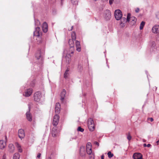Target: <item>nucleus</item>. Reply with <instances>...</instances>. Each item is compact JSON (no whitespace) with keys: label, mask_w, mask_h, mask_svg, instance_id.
Listing matches in <instances>:
<instances>
[{"label":"nucleus","mask_w":159,"mask_h":159,"mask_svg":"<svg viewBox=\"0 0 159 159\" xmlns=\"http://www.w3.org/2000/svg\"><path fill=\"white\" fill-rule=\"evenodd\" d=\"M88 126L90 131H93L95 128V125L93 119L89 118L88 120Z\"/></svg>","instance_id":"obj_1"},{"label":"nucleus","mask_w":159,"mask_h":159,"mask_svg":"<svg viewBox=\"0 0 159 159\" xmlns=\"http://www.w3.org/2000/svg\"><path fill=\"white\" fill-rule=\"evenodd\" d=\"M131 14L130 13H128L127 14V18L126 19L125 17H121L120 24L122 27L124 26V25L125 22H129L130 19Z\"/></svg>","instance_id":"obj_2"},{"label":"nucleus","mask_w":159,"mask_h":159,"mask_svg":"<svg viewBox=\"0 0 159 159\" xmlns=\"http://www.w3.org/2000/svg\"><path fill=\"white\" fill-rule=\"evenodd\" d=\"M115 17L116 20H120L122 16L121 11L119 10H116L114 13Z\"/></svg>","instance_id":"obj_3"},{"label":"nucleus","mask_w":159,"mask_h":159,"mask_svg":"<svg viewBox=\"0 0 159 159\" xmlns=\"http://www.w3.org/2000/svg\"><path fill=\"white\" fill-rule=\"evenodd\" d=\"M42 97L41 93L39 91H37L35 92L34 94V100L36 102H39L40 101Z\"/></svg>","instance_id":"obj_4"},{"label":"nucleus","mask_w":159,"mask_h":159,"mask_svg":"<svg viewBox=\"0 0 159 159\" xmlns=\"http://www.w3.org/2000/svg\"><path fill=\"white\" fill-rule=\"evenodd\" d=\"M59 116L58 115H56L53 117L52 124L54 126H56L58 125L59 122Z\"/></svg>","instance_id":"obj_5"},{"label":"nucleus","mask_w":159,"mask_h":159,"mask_svg":"<svg viewBox=\"0 0 159 159\" xmlns=\"http://www.w3.org/2000/svg\"><path fill=\"white\" fill-rule=\"evenodd\" d=\"M42 34L40 28L39 27H37L35 28V30L34 32V36L39 37Z\"/></svg>","instance_id":"obj_6"},{"label":"nucleus","mask_w":159,"mask_h":159,"mask_svg":"<svg viewBox=\"0 0 159 159\" xmlns=\"http://www.w3.org/2000/svg\"><path fill=\"white\" fill-rule=\"evenodd\" d=\"M104 17L107 20H109L111 18V14L109 10L107 9L105 11Z\"/></svg>","instance_id":"obj_7"},{"label":"nucleus","mask_w":159,"mask_h":159,"mask_svg":"<svg viewBox=\"0 0 159 159\" xmlns=\"http://www.w3.org/2000/svg\"><path fill=\"white\" fill-rule=\"evenodd\" d=\"M29 111H27L26 113V116L27 120L29 121H31L32 120V118L31 114L30 112V107H29Z\"/></svg>","instance_id":"obj_8"},{"label":"nucleus","mask_w":159,"mask_h":159,"mask_svg":"<svg viewBox=\"0 0 159 159\" xmlns=\"http://www.w3.org/2000/svg\"><path fill=\"white\" fill-rule=\"evenodd\" d=\"M80 154L81 156H84L86 154L85 148L84 146H82L80 147Z\"/></svg>","instance_id":"obj_9"},{"label":"nucleus","mask_w":159,"mask_h":159,"mask_svg":"<svg viewBox=\"0 0 159 159\" xmlns=\"http://www.w3.org/2000/svg\"><path fill=\"white\" fill-rule=\"evenodd\" d=\"M18 136L19 138L21 139L24 138L25 134L23 129H20L18 130Z\"/></svg>","instance_id":"obj_10"},{"label":"nucleus","mask_w":159,"mask_h":159,"mask_svg":"<svg viewBox=\"0 0 159 159\" xmlns=\"http://www.w3.org/2000/svg\"><path fill=\"white\" fill-rule=\"evenodd\" d=\"M33 90L31 89H29L25 92L23 95L25 97H28L30 96L32 93Z\"/></svg>","instance_id":"obj_11"},{"label":"nucleus","mask_w":159,"mask_h":159,"mask_svg":"<svg viewBox=\"0 0 159 159\" xmlns=\"http://www.w3.org/2000/svg\"><path fill=\"white\" fill-rule=\"evenodd\" d=\"M42 28L43 32L44 33H46L48 30V25L47 23L44 22L43 23L42 26Z\"/></svg>","instance_id":"obj_12"},{"label":"nucleus","mask_w":159,"mask_h":159,"mask_svg":"<svg viewBox=\"0 0 159 159\" xmlns=\"http://www.w3.org/2000/svg\"><path fill=\"white\" fill-rule=\"evenodd\" d=\"M152 31L154 33H157L159 32V25H155L152 28Z\"/></svg>","instance_id":"obj_13"},{"label":"nucleus","mask_w":159,"mask_h":159,"mask_svg":"<svg viewBox=\"0 0 159 159\" xmlns=\"http://www.w3.org/2000/svg\"><path fill=\"white\" fill-rule=\"evenodd\" d=\"M60 111V104L59 103H57L56 104L55 111L57 113H59Z\"/></svg>","instance_id":"obj_14"},{"label":"nucleus","mask_w":159,"mask_h":159,"mask_svg":"<svg viewBox=\"0 0 159 159\" xmlns=\"http://www.w3.org/2000/svg\"><path fill=\"white\" fill-rule=\"evenodd\" d=\"M75 47L76 48V50L80 52L81 51V47L80 44V42L78 40L75 41Z\"/></svg>","instance_id":"obj_15"},{"label":"nucleus","mask_w":159,"mask_h":159,"mask_svg":"<svg viewBox=\"0 0 159 159\" xmlns=\"http://www.w3.org/2000/svg\"><path fill=\"white\" fill-rule=\"evenodd\" d=\"M6 143L3 140H0V148L1 149H4L6 146Z\"/></svg>","instance_id":"obj_16"},{"label":"nucleus","mask_w":159,"mask_h":159,"mask_svg":"<svg viewBox=\"0 0 159 159\" xmlns=\"http://www.w3.org/2000/svg\"><path fill=\"white\" fill-rule=\"evenodd\" d=\"M52 134L53 137H56L57 134V129L56 127L52 128Z\"/></svg>","instance_id":"obj_17"},{"label":"nucleus","mask_w":159,"mask_h":159,"mask_svg":"<svg viewBox=\"0 0 159 159\" xmlns=\"http://www.w3.org/2000/svg\"><path fill=\"white\" fill-rule=\"evenodd\" d=\"M9 151L11 153L14 152L15 150L14 146L12 144H10L8 146Z\"/></svg>","instance_id":"obj_18"},{"label":"nucleus","mask_w":159,"mask_h":159,"mask_svg":"<svg viewBox=\"0 0 159 159\" xmlns=\"http://www.w3.org/2000/svg\"><path fill=\"white\" fill-rule=\"evenodd\" d=\"M66 94V91L64 89H63L61 94V101H62L64 99Z\"/></svg>","instance_id":"obj_19"},{"label":"nucleus","mask_w":159,"mask_h":159,"mask_svg":"<svg viewBox=\"0 0 159 159\" xmlns=\"http://www.w3.org/2000/svg\"><path fill=\"white\" fill-rule=\"evenodd\" d=\"M74 41L75 40H73V39H69V43L70 48H74Z\"/></svg>","instance_id":"obj_20"},{"label":"nucleus","mask_w":159,"mask_h":159,"mask_svg":"<svg viewBox=\"0 0 159 159\" xmlns=\"http://www.w3.org/2000/svg\"><path fill=\"white\" fill-rule=\"evenodd\" d=\"M41 57L40 51H39L36 54L35 57L37 59H39Z\"/></svg>","instance_id":"obj_21"},{"label":"nucleus","mask_w":159,"mask_h":159,"mask_svg":"<svg viewBox=\"0 0 159 159\" xmlns=\"http://www.w3.org/2000/svg\"><path fill=\"white\" fill-rule=\"evenodd\" d=\"M19 154L18 153H16L13 156V159H19Z\"/></svg>","instance_id":"obj_22"},{"label":"nucleus","mask_w":159,"mask_h":159,"mask_svg":"<svg viewBox=\"0 0 159 159\" xmlns=\"http://www.w3.org/2000/svg\"><path fill=\"white\" fill-rule=\"evenodd\" d=\"M71 39H73L74 40L76 41V36L75 33L74 32L71 34Z\"/></svg>","instance_id":"obj_23"},{"label":"nucleus","mask_w":159,"mask_h":159,"mask_svg":"<svg viewBox=\"0 0 159 159\" xmlns=\"http://www.w3.org/2000/svg\"><path fill=\"white\" fill-rule=\"evenodd\" d=\"M145 25V22L143 21H142L141 22V23H140V27H139L140 29L141 30L143 29Z\"/></svg>","instance_id":"obj_24"},{"label":"nucleus","mask_w":159,"mask_h":159,"mask_svg":"<svg viewBox=\"0 0 159 159\" xmlns=\"http://www.w3.org/2000/svg\"><path fill=\"white\" fill-rule=\"evenodd\" d=\"M86 149V152L89 155H90L92 153L91 148H87Z\"/></svg>","instance_id":"obj_25"},{"label":"nucleus","mask_w":159,"mask_h":159,"mask_svg":"<svg viewBox=\"0 0 159 159\" xmlns=\"http://www.w3.org/2000/svg\"><path fill=\"white\" fill-rule=\"evenodd\" d=\"M108 157L109 158H111L113 156V154L111 152L109 151L107 153Z\"/></svg>","instance_id":"obj_26"},{"label":"nucleus","mask_w":159,"mask_h":159,"mask_svg":"<svg viewBox=\"0 0 159 159\" xmlns=\"http://www.w3.org/2000/svg\"><path fill=\"white\" fill-rule=\"evenodd\" d=\"M89 148H91V144L90 143L88 142L87 144L86 149Z\"/></svg>","instance_id":"obj_27"},{"label":"nucleus","mask_w":159,"mask_h":159,"mask_svg":"<svg viewBox=\"0 0 159 159\" xmlns=\"http://www.w3.org/2000/svg\"><path fill=\"white\" fill-rule=\"evenodd\" d=\"M136 19H135L134 20H132L130 21V24L131 25H134L136 23Z\"/></svg>","instance_id":"obj_28"},{"label":"nucleus","mask_w":159,"mask_h":159,"mask_svg":"<svg viewBox=\"0 0 159 159\" xmlns=\"http://www.w3.org/2000/svg\"><path fill=\"white\" fill-rule=\"evenodd\" d=\"M66 62L68 63V64H69L70 62V61H71V59H70V58H69V57H66Z\"/></svg>","instance_id":"obj_29"},{"label":"nucleus","mask_w":159,"mask_h":159,"mask_svg":"<svg viewBox=\"0 0 159 159\" xmlns=\"http://www.w3.org/2000/svg\"><path fill=\"white\" fill-rule=\"evenodd\" d=\"M71 2L73 4L76 5L78 3L77 0H71Z\"/></svg>","instance_id":"obj_30"},{"label":"nucleus","mask_w":159,"mask_h":159,"mask_svg":"<svg viewBox=\"0 0 159 159\" xmlns=\"http://www.w3.org/2000/svg\"><path fill=\"white\" fill-rule=\"evenodd\" d=\"M77 130L79 131L82 132L84 131V129L83 128H81V127H79L78 128Z\"/></svg>","instance_id":"obj_31"},{"label":"nucleus","mask_w":159,"mask_h":159,"mask_svg":"<svg viewBox=\"0 0 159 159\" xmlns=\"http://www.w3.org/2000/svg\"><path fill=\"white\" fill-rule=\"evenodd\" d=\"M68 76V72L65 71L64 74V78L66 79Z\"/></svg>","instance_id":"obj_32"},{"label":"nucleus","mask_w":159,"mask_h":159,"mask_svg":"<svg viewBox=\"0 0 159 159\" xmlns=\"http://www.w3.org/2000/svg\"><path fill=\"white\" fill-rule=\"evenodd\" d=\"M132 137L129 134L127 135V139L129 140L130 141Z\"/></svg>","instance_id":"obj_33"},{"label":"nucleus","mask_w":159,"mask_h":159,"mask_svg":"<svg viewBox=\"0 0 159 159\" xmlns=\"http://www.w3.org/2000/svg\"><path fill=\"white\" fill-rule=\"evenodd\" d=\"M35 24L36 25V24H37L36 25L38 26L40 24V22L38 20H37L36 21H35Z\"/></svg>","instance_id":"obj_34"},{"label":"nucleus","mask_w":159,"mask_h":159,"mask_svg":"<svg viewBox=\"0 0 159 159\" xmlns=\"http://www.w3.org/2000/svg\"><path fill=\"white\" fill-rule=\"evenodd\" d=\"M16 146L18 148L21 147L20 145L18 143H16Z\"/></svg>","instance_id":"obj_35"},{"label":"nucleus","mask_w":159,"mask_h":159,"mask_svg":"<svg viewBox=\"0 0 159 159\" xmlns=\"http://www.w3.org/2000/svg\"><path fill=\"white\" fill-rule=\"evenodd\" d=\"M18 151L19 152H22V149L21 148V147L19 148H18Z\"/></svg>","instance_id":"obj_36"},{"label":"nucleus","mask_w":159,"mask_h":159,"mask_svg":"<svg viewBox=\"0 0 159 159\" xmlns=\"http://www.w3.org/2000/svg\"><path fill=\"white\" fill-rule=\"evenodd\" d=\"M114 0H109V3L110 5H111L113 2Z\"/></svg>","instance_id":"obj_37"},{"label":"nucleus","mask_w":159,"mask_h":159,"mask_svg":"<svg viewBox=\"0 0 159 159\" xmlns=\"http://www.w3.org/2000/svg\"><path fill=\"white\" fill-rule=\"evenodd\" d=\"M94 144L96 145H97L98 146H99V143L98 142L95 141L94 142Z\"/></svg>","instance_id":"obj_38"},{"label":"nucleus","mask_w":159,"mask_h":159,"mask_svg":"<svg viewBox=\"0 0 159 159\" xmlns=\"http://www.w3.org/2000/svg\"><path fill=\"white\" fill-rule=\"evenodd\" d=\"M6 156L5 154H4L2 156V159H6Z\"/></svg>","instance_id":"obj_39"},{"label":"nucleus","mask_w":159,"mask_h":159,"mask_svg":"<svg viewBox=\"0 0 159 159\" xmlns=\"http://www.w3.org/2000/svg\"><path fill=\"white\" fill-rule=\"evenodd\" d=\"M139 8H137V9H136L135 10V11L136 12V13H138L139 12Z\"/></svg>","instance_id":"obj_40"},{"label":"nucleus","mask_w":159,"mask_h":159,"mask_svg":"<svg viewBox=\"0 0 159 159\" xmlns=\"http://www.w3.org/2000/svg\"><path fill=\"white\" fill-rule=\"evenodd\" d=\"M130 20H134V19H136V18L135 17H130Z\"/></svg>","instance_id":"obj_41"},{"label":"nucleus","mask_w":159,"mask_h":159,"mask_svg":"<svg viewBox=\"0 0 159 159\" xmlns=\"http://www.w3.org/2000/svg\"><path fill=\"white\" fill-rule=\"evenodd\" d=\"M148 120H150L151 121V122H152L153 121V118H148Z\"/></svg>","instance_id":"obj_42"},{"label":"nucleus","mask_w":159,"mask_h":159,"mask_svg":"<svg viewBox=\"0 0 159 159\" xmlns=\"http://www.w3.org/2000/svg\"><path fill=\"white\" fill-rule=\"evenodd\" d=\"M76 138H77V137H74V138H71V139H70V141L71 140H72V139H76Z\"/></svg>","instance_id":"obj_43"},{"label":"nucleus","mask_w":159,"mask_h":159,"mask_svg":"<svg viewBox=\"0 0 159 159\" xmlns=\"http://www.w3.org/2000/svg\"><path fill=\"white\" fill-rule=\"evenodd\" d=\"M41 154H40V153H39L38 154V155H37V157H38V158H39V157H40V156H41Z\"/></svg>","instance_id":"obj_44"},{"label":"nucleus","mask_w":159,"mask_h":159,"mask_svg":"<svg viewBox=\"0 0 159 159\" xmlns=\"http://www.w3.org/2000/svg\"><path fill=\"white\" fill-rule=\"evenodd\" d=\"M157 145H159V139L156 142Z\"/></svg>","instance_id":"obj_45"},{"label":"nucleus","mask_w":159,"mask_h":159,"mask_svg":"<svg viewBox=\"0 0 159 159\" xmlns=\"http://www.w3.org/2000/svg\"><path fill=\"white\" fill-rule=\"evenodd\" d=\"M151 146V145L150 144H148L147 145V147H149Z\"/></svg>","instance_id":"obj_46"},{"label":"nucleus","mask_w":159,"mask_h":159,"mask_svg":"<svg viewBox=\"0 0 159 159\" xmlns=\"http://www.w3.org/2000/svg\"><path fill=\"white\" fill-rule=\"evenodd\" d=\"M101 159H104V156L103 155H102L101 156Z\"/></svg>","instance_id":"obj_47"},{"label":"nucleus","mask_w":159,"mask_h":159,"mask_svg":"<svg viewBox=\"0 0 159 159\" xmlns=\"http://www.w3.org/2000/svg\"><path fill=\"white\" fill-rule=\"evenodd\" d=\"M73 26H72L71 27L70 29V30H73Z\"/></svg>","instance_id":"obj_48"},{"label":"nucleus","mask_w":159,"mask_h":159,"mask_svg":"<svg viewBox=\"0 0 159 159\" xmlns=\"http://www.w3.org/2000/svg\"><path fill=\"white\" fill-rule=\"evenodd\" d=\"M69 71V69L68 68H67V69L66 70V72H68V71Z\"/></svg>","instance_id":"obj_49"},{"label":"nucleus","mask_w":159,"mask_h":159,"mask_svg":"<svg viewBox=\"0 0 159 159\" xmlns=\"http://www.w3.org/2000/svg\"><path fill=\"white\" fill-rule=\"evenodd\" d=\"M143 146L145 147L147 146V145L146 143H144L143 144Z\"/></svg>","instance_id":"obj_50"},{"label":"nucleus","mask_w":159,"mask_h":159,"mask_svg":"<svg viewBox=\"0 0 159 159\" xmlns=\"http://www.w3.org/2000/svg\"><path fill=\"white\" fill-rule=\"evenodd\" d=\"M47 159H51V158L50 157H49Z\"/></svg>","instance_id":"obj_51"},{"label":"nucleus","mask_w":159,"mask_h":159,"mask_svg":"<svg viewBox=\"0 0 159 159\" xmlns=\"http://www.w3.org/2000/svg\"><path fill=\"white\" fill-rule=\"evenodd\" d=\"M147 72H148L147 71H146V74H147Z\"/></svg>","instance_id":"obj_52"},{"label":"nucleus","mask_w":159,"mask_h":159,"mask_svg":"<svg viewBox=\"0 0 159 159\" xmlns=\"http://www.w3.org/2000/svg\"><path fill=\"white\" fill-rule=\"evenodd\" d=\"M5 139H7V137L6 136Z\"/></svg>","instance_id":"obj_53"},{"label":"nucleus","mask_w":159,"mask_h":159,"mask_svg":"<svg viewBox=\"0 0 159 159\" xmlns=\"http://www.w3.org/2000/svg\"><path fill=\"white\" fill-rule=\"evenodd\" d=\"M73 53V52H71V53Z\"/></svg>","instance_id":"obj_54"}]
</instances>
